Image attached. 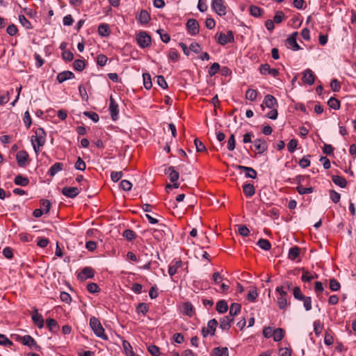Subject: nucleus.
I'll return each mask as SVG.
<instances>
[{
	"label": "nucleus",
	"mask_w": 356,
	"mask_h": 356,
	"mask_svg": "<svg viewBox=\"0 0 356 356\" xmlns=\"http://www.w3.org/2000/svg\"><path fill=\"white\" fill-rule=\"evenodd\" d=\"M215 39L218 44L224 46L227 43L234 42V33L232 31H228L227 33L222 32L217 33L215 35Z\"/></svg>",
	"instance_id": "20e7f679"
},
{
	"label": "nucleus",
	"mask_w": 356,
	"mask_h": 356,
	"mask_svg": "<svg viewBox=\"0 0 356 356\" xmlns=\"http://www.w3.org/2000/svg\"><path fill=\"white\" fill-rule=\"evenodd\" d=\"M62 193L67 197L74 198L79 194V191L76 187H65Z\"/></svg>",
	"instance_id": "5701e85b"
},
{
	"label": "nucleus",
	"mask_w": 356,
	"mask_h": 356,
	"mask_svg": "<svg viewBox=\"0 0 356 356\" xmlns=\"http://www.w3.org/2000/svg\"><path fill=\"white\" fill-rule=\"evenodd\" d=\"M218 326V321L215 319H211L209 321L207 327H204L202 329V334L203 337H207L209 334L211 336H213L215 334V332L216 327Z\"/></svg>",
	"instance_id": "423d86ee"
},
{
	"label": "nucleus",
	"mask_w": 356,
	"mask_h": 356,
	"mask_svg": "<svg viewBox=\"0 0 356 356\" xmlns=\"http://www.w3.org/2000/svg\"><path fill=\"white\" fill-rule=\"evenodd\" d=\"M275 291L279 293V296L277 298L278 307L281 310L286 309L287 306L290 305L286 291L284 290V286H277Z\"/></svg>",
	"instance_id": "f03ea898"
},
{
	"label": "nucleus",
	"mask_w": 356,
	"mask_h": 356,
	"mask_svg": "<svg viewBox=\"0 0 356 356\" xmlns=\"http://www.w3.org/2000/svg\"><path fill=\"white\" fill-rule=\"evenodd\" d=\"M340 283L334 278L330 280V289L332 291H337L340 289Z\"/></svg>",
	"instance_id": "3c124183"
},
{
	"label": "nucleus",
	"mask_w": 356,
	"mask_h": 356,
	"mask_svg": "<svg viewBox=\"0 0 356 356\" xmlns=\"http://www.w3.org/2000/svg\"><path fill=\"white\" fill-rule=\"evenodd\" d=\"M108 58L104 54H99L97 56V64L101 67L106 65Z\"/></svg>",
	"instance_id": "13d9d810"
},
{
	"label": "nucleus",
	"mask_w": 356,
	"mask_h": 356,
	"mask_svg": "<svg viewBox=\"0 0 356 356\" xmlns=\"http://www.w3.org/2000/svg\"><path fill=\"white\" fill-rule=\"evenodd\" d=\"M31 318L33 322V323L38 327V328H42L44 326V318L42 316L38 313V311L37 309H34Z\"/></svg>",
	"instance_id": "a211bd4d"
},
{
	"label": "nucleus",
	"mask_w": 356,
	"mask_h": 356,
	"mask_svg": "<svg viewBox=\"0 0 356 356\" xmlns=\"http://www.w3.org/2000/svg\"><path fill=\"white\" fill-rule=\"evenodd\" d=\"M13 342L8 339L4 334H0V345L6 347H10L13 345Z\"/></svg>",
	"instance_id": "bf43d9fd"
},
{
	"label": "nucleus",
	"mask_w": 356,
	"mask_h": 356,
	"mask_svg": "<svg viewBox=\"0 0 356 356\" xmlns=\"http://www.w3.org/2000/svg\"><path fill=\"white\" fill-rule=\"evenodd\" d=\"M237 168L242 172L245 173V177L248 178L255 179L257 175V171L250 167H246L243 165H238Z\"/></svg>",
	"instance_id": "6ab92c4d"
},
{
	"label": "nucleus",
	"mask_w": 356,
	"mask_h": 356,
	"mask_svg": "<svg viewBox=\"0 0 356 356\" xmlns=\"http://www.w3.org/2000/svg\"><path fill=\"white\" fill-rule=\"evenodd\" d=\"M220 69V66L219 63H214L211 65V66L209 69V72H208L209 74L210 75V76H213L219 72Z\"/></svg>",
	"instance_id": "49530a36"
},
{
	"label": "nucleus",
	"mask_w": 356,
	"mask_h": 356,
	"mask_svg": "<svg viewBox=\"0 0 356 356\" xmlns=\"http://www.w3.org/2000/svg\"><path fill=\"white\" fill-rule=\"evenodd\" d=\"M258 95V91L254 89L249 88L245 92V98L251 102L254 101Z\"/></svg>",
	"instance_id": "79ce46f5"
},
{
	"label": "nucleus",
	"mask_w": 356,
	"mask_h": 356,
	"mask_svg": "<svg viewBox=\"0 0 356 356\" xmlns=\"http://www.w3.org/2000/svg\"><path fill=\"white\" fill-rule=\"evenodd\" d=\"M193 306L189 302H186L182 305V313L189 317L193 315Z\"/></svg>",
	"instance_id": "bb28decb"
},
{
	"label": "nucleus",
	"mask_w": 356,
	"mask_h": 356,
	"mask_svg": "<svg viewBox=\"0 0 356 356\" xmlns=\"http://www.w3.org/2000/svg\"><path fill=\"white\" fill-rule=\"evenodd\" d=\"M254 186L251 184H246L243 186V193L248 197H251L254 194Z\"/></svg>",
	"instance_id": "37998d69"
},
{
	"label": "nucleus",
	"mask_w": 356,
	"mask_h": 356,
	"mask_svg": "<svg viewBox=\"0 0 356 356\" xmlns=\"http://www.w3.org/2000/svg\"><path fill=\"white\" fill-rule=\"evenodd\" d=\"M122 235L128 241H132L133 239H134L136 238L135 232L133 230L129 229L124 230Z\"/></svg>",
	"instance_id": "4d7b16f0"
},
{
	"label": "nucleus",
	"mask_w": 356,
	"mask_h": 356,
	"mask_svg": "<svg viewBox=\"0 0 356 356\" xmlns=\"http://www.w3.org/2000/svg\"><path fill=\"white\" fill-rule=\"evenodd\" d=\"M144 87L147 90H149L152 86L151 76L148 73H144L143 74Z\"/></svg>",
	"instance_id": "c03bdc74"
},
{
	"label": "nucleus",
	"mask_w": 356,
	"mask_h": 356,
	"mask_svg": "<svg viewBox=\"0 0 356 356\" xmlns=\"http://www.w3.org/2000/svg\"><path fill=\"white\" fill-rule=\"evenodd\" d=\"M228 309L227 303L225 300H220L216 304V310L220 314L226 312Z\"/></svg>",
	"instance_id": "58836bf2"
},
{
	"label": "nucleus",
	"mask_w": 356,
	"mask_h": 356,
	"mask_svg": "<svg viewBox=\"0 0 356 356\" xmlns=\"http://www.w3.org/2000/svg\"><path fill=\"white\" fill-rule=\"evenodd\" d=\"M332 181L337 186H339L341 188H345L347 185L346 179L341 176L339 175H333L332 177Z\"/></svg>",
	"instance_id": "7c9ffc66"
},
{
	"label": "nucleus",
	"mask_w": 356,
	"mask_h": 356,
	"mask_svg": "<svg viewBox=\"0 0 356 356\" xmlns=\"http://www.w3.org/2000/svg\"><path fill=\"white\" fill-rule=\"evenodd\" d=\"M63 168V163H55L53 165L51 166V168L49 170L48 174L51 177H54L56 175L58 172L61 171Z\"/></svg>",
	"instance_id": "a878e982"
},
{
	"label": "nucleus",
	"mask_w": 356,
	"mask_h": 356,
	"mask_svg": "<svg viewBox=\"0 0 356 356\" xmlns=\"http://www.w3.org/2000/svg\"><path fill=\"white\" fill-rule=\"evenodd\" d=\"M238 232L242 236H248L250 234L249 229L243 225H238Z\"/></svg>",
	"instance_id": "69168bd1"
},
{
	"label": "nucleus",
	"mask_w": 356,
	"mask_h": 356,
	"mask_svg": "<svg viewBox=\"0 0 356 356\" xmlns=\"http://www.w3.org/2000/svg\"><path fill=\"white\" fill-rule=\"evenodd\" d=\"M266 215L277 219L280 215V209L277 208H271L266 211Z\"/></svg>",
	"instance_id": "5fc2aeb1"
},
{
	"label": "nucleus",
	"mask_w": 356,
	"mask_h": 356,
	"mask_svg": "<svg viewBox=\"0 0 356 356\" xmlns=\"http://www.w3.org/2000/svg\"><path fill=\"white\" fill-rule=\"evenodd\" d=\"M16 159L19 167H24L29 163V154L25 150L19 151L16 154Z\"/></svg>",
	"instance_id": "1a4fd4ad"
},
{
	"label": "nucleus",
	"mask_w": 356,
	"mask_h": 356,
	"mask_svg": "<svg viewBox=\"0 0 356 356\" xmlns=\"http://www.w3.org/2000/svg\"><path fill=\"white\" fill-rule=\"evenodd\" d=\"M257 244L260 248L266 251L271 248V244L267 239L260 238Z\"/></svg>",
	"instance_id": "ea45409f"
},
{
	"label": "nucleus",
	"mask_w": 356,
	"mask_h": 356,
	"mask_svg": "<svg viewBox=\"0 0 356 356\" xmlns=\"http://www.w3.org/2000/svg\"><path fill=\"white\" fill-rule=\"evenodd\" d=\"M18 18L22 26L26 29H32L33 28L31 22L24 15H19Z\"/></svg>",
	"instance_id": "c9c22d12"
},
{
	"label": "nucleus",
	"mask_w": 356,
	"mask_h": 356,
	"mask_svg": "<svg viewBox=\"0 0 356 356\" xmlns=\"http://www.w3.org/2000/svg\"><path fill=\"white\" fill-rule=\"evenodd\" d=\"M323 328V324L321 323L320 321H315L314 322V331L316 335H318L321 334Z\"/></svg>",
	"instance_id": "680f3d73"
},
{
	"label": "nucleus",
	"mask_w": 356,
	"mask_h": 356,
	"mask_svg": "<svg viewBox=\"0 0 356 356\" xmlns=\"http://www.w3.org/2000/svg\"><path fill=\"white\" fill-rule=\"evenodd\" d=\"M165 174L168 175L170 181L173 183L176 182L179 177V172L173 167H169L166 169Z\"/></svg>",
	"instance_id": "393cba45"
},
{
	"label": "nucleus",
	"mask_w": 356,
	"mask_h": 356,
	"mask_svg": "<svg viewBox=\"0 0 356 356\" xmlns=\"http://www.w3.org/2000/svg\"><path fill=\"white\" fill-rule=\"evenodd\" d=\"M73 67L75 70L82 72L86 67V63L83 60L76 59L73 63Z\"/></svg>",
	"instance_id": "a19ab883"
},
{
	"label": "nucleus",
	"mask_w": 356,
	"mask_h": 356,
	"mask_svg": "<svg viewBox=\"0 0 356 356\" xmlns=\"http://www.w3.org/2000/svg\"><path fill=\"white\" fill-rule=\"evenodd\" d=\"M264 106H266L268 108H274L275 107L278 106V103L277 99L272 95H266L264 97V101L261 106L264 108Z\"/></svg>",
	"instance_id": "f8f14e48"
},
{
	"label": "nucleus",
	"mask_w": 356,
	"mask_h": 356,
	"mask_svg": "<svg viewBox=\"0 0 356 356\" xmlns=\"http://www.w3.org/2000/svg\"><path fill=\"white\" fill-rule=\"evenodd\" d=\"M211 356H229L228 349L226 347H217L213 349Z\"/></svg>",
	"instance_id": "c756f323"
},
{
	"label": "nucleus",
	"mask_w": 356,
	"mask_h": 356,
	"mask_svg": "<svg viewBox=\"0 0 356 356\" xmlns=\"http://www.w3.org/2000/svg\"><path fill=\"white\" fill-rule=\"evenodd\" d=\"M111 119L115 121L118 118L119 109L118 104L115 101L113 97L111 96L109 99V108H108Z\"/></svg>",
	"instance_id": "9d476101"
},
{
	"label": "nucleus",
	"mask_w": 356,
	"mask_h": 356,
	"mask_svg": "<svg viewBox=\"0 0 356 356\" xmlns=\"http://www.w3.org/2000/svg\"><path fill=\"white\" fill-rule=\"evenodd\" d=\"M136 39L139 47L143 49L149 47L152 42L151 36L143 31L137 33Z\"/></svg>",
	"instance_id": "39448f33"
},
{
	"label": "nucleus",
	"mask_w": 356,
	"mask_h": 356,
	"mask_svg": "<svg viewBox=\"0 0 356 356\" xmlns=\"http://www.w3.org/2000/svg\"><path fill=\"white\" fill-rule=\"evenodd\" d=\"M327 104L332 109L339 110L340 108V102L334 97H331L328 100Z\"/></svg>",
	"instance_id": "a18cd8bd"
},
{
	"label": "nucleus",
	"mask_w": 356,
	"mask_h": 356,
	"mask_svg": "<svg viewBox=\"0 0 356 356\" xmlns=\"http://www.w3.org/2000/svg\"><path fill=\"white\" fill-rule=\"evenodd\" d=\"M302 81L309 85L312 86L314 83L316 76L314 73L310 69H307L302 72Z\"/></svg>",
	"instance_id": "dca6fc26"
},
{
	"label": "nucleus",
	"mask_w": 356,
	"mask_h": 356,
	"mask_svg": "<svg viewBox=\"0 0 356 356\" xmlns=\"http://www.w3.org/2000/svg\"><path fill=\"white\" fill-rule=\"evenodd\" d=\"M83 115L88 118H90L91 120H92L94 122H97L99 120V115L92 111H84Z\"/></svg>",
	"instance_id": "8fccbe9b"
},
{
	"label": "nucleus",
	"mask_w": 356,
	"mask_h": 356,
	"mask_svg": "<svg viewBox=\"0 0 356 356\" xmlns=\"http://www.w3.org/2000/svg\"><path fill=\"white\" fill-rule=\"evenodd\" d=\"M74 168L78 170L83 171L86 170V163L83 161V160L79 156L75 164Z\"/></svg>",
	"instance_id": "de8ad7c7"
},
{
	"label": "nucleus",
	"mask_w": 356,
	"mask_h": 356,
	"mask_svg": "<svg viewBox=\"0 0 356 356\" xmlns=\"http://www.w3.org/2000/svg\"><path fill=\"white\" fill-rule=\"evenodd\" d=\"M97 31L99 35L102 37H108L111 33L109 26L106 24H99Z\"/></svg>",
	"instance_id": "c85d7f7f"
},
{
	"label": "nucleus",
	"mask_w": 356,
	"mask_h": 356,
	"mask_svg": "<svg viewBox=\"0 0 356 356\" xmlns=\"http://www.w3.org/2000/svg\"><path fill=\"white\" fill-rule=\"evenodd\" d=\"M234 319L232 317L225 316L220 319V327L223 330H227L231 327Z\"/></svg>",
	"instance_id": "4be33fe9"
},
{
	"label": "nucleus",
	"mask_w": 356,
	"mask_h": 356,
	"mask_svg": "<svg viewBox=\"0 0 356 356\" xmlns=\"http://www.w3.org/2000/svg\"><path fill=\"white\" fill-rule=\"evenodd\" d=\"M298 32H293L286 40V45L292 49L293 51H298L301 49L300 45L297 43L296 38Z\"/></svg>",
	"instance_id": "9b49d317"
},
{
	"label": "nucleus",
	"mask_w": 356,
	"mask_h": 356,
	"mask_svg": "<svg viewBox=\"0 0 356 356\" xmlns=\"http://www.w3.org/2000/svg\"><path fill=\"white\" fill-rule=\"evenodd\" d=\"M258 297V293L255 286L252 287L248 293L247 300L250 302H254Z\"/></svg>",
	"instance_id": "e433bc0d"
},
{
	"label": "nucleus",
	"mask_w": 356,
	"mask_h": 356,
	"mask_svg": "<svg viewBox=\"0 0 356 356\" xmlns=\"http://www.w3.org/2000/svg\"><path fill=\"white\" fill-rule=\"evenodd\" d=\"M188 33L191 35H195L199 33V24L195 19H189L186 22Z\"/></svg>",
	"instance_id": "6e6552de"
},
{
	"label": "nucleus",
	"mask_w": 356,
	"mask_h": 356,
	"mask_svg": "<svg viewBox=\"0 0 356 356\" xmlns=\"http://www.w3.org/2000/svg\"><path fill=\"white\" fill-rule=\"evenodd\" d=\"M34 135L31 137V143L36 154L39 153L41 147L46 143V132L42 128H37L34 130Z\"/></svg>",
	"instance_id": "f257e3e1"
},
{
	"label": "nucleus",
	"mask_w": 356,
	"mask_h": 356,
	"mask_svg": "<svg viewBox=\"0 0 356 356\" xmlns=\"http://www.w3.org/2000/svg\"><path fill=\"white\" fill-rule=\"evenodd\" d=\"M17 32H18V29L16 26V25H15L14 24H11L8 25L6 29V33L10 36L15 35L17 33Z\"/></svg>",
	"instance_id": "6e6d98bb"
},
{
	"label": "nucleus",
	"mask_w": 356,
	"mask_h": 356,
	"mask_svg": "<svg viewBox=\"0 0 356 356\" xmlns=\"http://www.w3.org/2000/svg\"><path fill=\"white\" fill-rule=\"evenodd\" d=\"M309 158H310V155H309V154L303 156L299 161V165L302 168H306L309 167L311 163Z\"/></svg>",
	"instance_id": "09e8293b"
},
{
	"label": "nucleus",
	"mask_w": 356,
	"mask_h": 356,
	"mask_svg": "<svg viewBox=\"0 0 356 356\" xmlns=\"http://www.w3.org/2000/svg\"><path fill=\"white\" fill-rule=\"evenodd\" d=\"M297 191L300 195L309 194L313 192L312 187H305L303 186H298L297 187Z\"/></svg>",
	"instance_id": "e2e57ef3"
},
{
	"label": "nucleus",
	"mask_w": 356,
	"mask_h": 356,
	"mask_svg": "<svg viewBox=\"0 0 356 356\" xmlns=\"http://www.w3.org/2000/svg\"><path fill=\"white\" fill-rule=\"evenodd\" d=\"M74 78V74L70 71H64L58 74L56 79L59 83H62L64 81L72 79Z\"/></svg>",
	"instance_id": "aec40b11"
},
{
	"label": "nucleus",
	"mask_w": 356,
	"mask_h": 356,
	"mask_svg": "<svg viewBox=\"0 0 356 356\" xmlns=\"http://www.w3.org/2000/svg\"><path fill=\"white\" fill-rule=\"evenodd\" d=\"M90 326L97 337H100L103 339H108L107 336L104 334V329L103 328L98 318L95 317L90 318Z\"/></svg>",
	"instance_id": "7ed1b4c3"
},
{
	"label": "nucleus",
	"mask_w": 356,
	"mask_h": 356,
	"mask_svg": "<svg viewBox=\"0 0 356 356\" xmlns=\"http://www.w3.org/2000/svg\"><path fill=\"white\" fill-rule=\"evenodd\" d=\"M241 309V305L238 303L234 302L230 305L229 307V316H231L234 318V317L236 315H238Z\"/></svg>",
	"instance_id": "cd10ccee"
},
{
	"label": "nucleus",
	"mask_w": 356,
	"mask_h": 356,
	"mask_svg": "<svg viewBox=\"0 0 356 356\" xmlns=\"http://www.w3.org/2000/svg\"><path fill=\"white\" fill-rule=\"evenodd\" d=\"M250 13L252 16L255 17H259L262 15L264 13V10L260 7L257 6L252 5L250 6Z\"/></svg>",
	"instance_id": "f704fd0d"
},
{
	"label": "nucleus",
	"mask_w": 356,
	"mask_h": 356,
	"mask_svg": "<svg viewBox=\"0 0 356 356\" xmlns=\"http://www.w3.org/2000/svg\"><path fill=\"white\" fill-rule=\"evenodd\" d=\"M50 207L51 202H43L42 208L35 209L33 212V215L35 218H40L44 213H47L50 210Z\"/></svg>",
	"instance_id": "2eb2a0df"
},
{
	"label": "nucleus",
	"mask_w": 356,
	"mask_h": 356,
	"mask_svg": "<svg viewBox=\"0 0 356 356\" xmlns=\"http://www.w3.org/2000/svg\"><path fill=\"white\" fill-rule=\"evenodd\" d=\"M254 147L259 154H262L268 149V144L264 139L258 138L253 141Z\"/></svg>",
	"instance_id": "4468645a"
},
{
	"label": "nucleus",
	"mask_w": 356,
	"mask_h": 356,
	"mask_svg": "<svg viewBox=\"0 0 356 356\" xmlns=\"http://www.w3.org/2000/svg\"><path fill=\"white\" fill-rule=\"evenodd\" d=\"M136 311L139 314L140 313L143 315H145L148 312V306L145 302L140 303L136 308Z\"/></svg>",
	"instance_id": "052dcab7"
},
{
	"label": "nucleus",
	"mask_w": 356,
	"mask_h": 356,
	"mask_svg": "<svg viewBox=\"0 0 356 356\" xmlns=\"http://www.w3.org/2000/svg\"><path fill=\"white\" fill-rule=\"evenodd\" d=\"M285 331L282 328L273 330V340L276 342L280 341L284 337Z\"/></svg>",
	"instance_id": "2f4dec72"
},
{
	"label": "nucleus",
	"mask_w": 356,
	"mask_h": 356,
	"mask_svg": "<svg viewBox=\"0 0 356 356\" xmlns=\"http://www.w3.org/2000/svg\"><path fill=\"white\" fill-rule=\"evenodd\" d=\"M300 248L298 246H293L289 251L288 258L293 261L300 255Z\"/></svg>",
	"instance_id": "473e14b6"
},
{
	"label": "nucleus",
	"mask_w": 356,
	"mask_h": 356,
	"mask_svg": "<svg viewBox=\"0 0 356 356\" xmlns=\"http://www.w3.org/2000/svg\"><path fill=\"white\" fill-rule=\"evenodd\" d=\"M47 326L51 332H56L58 330L59 326L57 322L53 318H48L46 321Z\"/></svg>",
	"instance_id": "72a5a7b5"
},
{
	"label": "nucleus",
	"mask_w": 356,
	"mask_h": 356,
	"mask_svg": "<svg viewBox=\"0 0 356 356\" xmlns=\"http://www.w3.org/2000/svg\"><path fill=\"white\" fill-rule=\"evenodd\" d=\"M95 276V271L91 267H85L78 274V278L80 280H86L87 279L92 278Z\"/></svg>",
	"instance_id": "ddd939ff"
},
{
	"label": "nucleus",
	"mask_w": 356,
	"mask_h": 356,
	"mask_svg": "<svg viewBox=\"0 0 356 356\" xmlns=\"http://www.w3.org/2000/svg\"><path fill=\"white\" fill-rule=\"evenodd\" d=\"M182 266V261L180 259L174 260L169 266L168 273L173 276L178 272V269Z\"/></svg>",
	"instance_id": "412c9836"
},
{
	"label": "nucleus",
	"mask_w": 356,
	"mask_h": 356,
	"mask_svg": "<svg viewBox=\"0 0 356 356\" xmlns=\"http://www.w3.org/2000/svg\"><path fill=\"white\" fill-rule=\"evenodd\" d=\"M301 301H303L304 307L306 311L312 309V298L309 296H305Z\"/></svg>",
	"instance_id": "0e129e2a"
},
{
	"label": "nucleus",
	"mask_w": 356,
	"mask_h": 356,
	"mask_svg": "<svg viewBox=\"0 0 356 356\" xmlns=\"http://www.w3.org/2000/svg\"><path fill=\"white\" fill-rule=\"evenodd\" d=\"M293 293L294 298L298 300H302V299L304 298V297L305 296L302 293L300 288L299 286H296L293 289Z\"/></svg>",
	"instance_id": "774afa93"
},
{
	"label": "nucleus",
	"mask_w": 356,
	"mask_h": 356,
	"mask_svg": "<svg viewBox=\"0 0 356 356\" xmlns=\"http://www.w3.org/2000/svg\"><path fill=\"white\" fill-rule=\"evenodd\" d=\"M62 57H63V60H65V61L69 62V61H71V60H73L74 54H73V53L71 51L65 50L62 53Z\"/></svg>",
	"instance_id": "338daca9"
},
{
	"label": "nucleus",
	"mask_w": 356,
	"mask_h": 356,
	"mask_svg": "<svg viewBox=\"0 0 356 356\" xmlns=\"http://www.w3.org/2000/svg\"><path fill=\"white\" fill-rule=\"evenodd\" d=\"M211 7L220 16H225L227 13V8L223 0H213Z\"/></svg>",
	"instance_id": "0eeeda50"
},
{
	"label": "nucleus",
	"mask_w": 356,
	"mask_h": 356,
	"mask_svg": "<svg viewBox=\"0 0 356 356\" xmlns=\"http://www.w3.org/2000/svg\"><path fill=\"white\" fill-rule=\"evenodd\" d=\"M21 341L23 345L33 348L36 350L40 349V346L37 344L35 340L30 335L24 336L22 338Z\"/></svg>",
	"instance_id": "f3484780"
},
{
	"label": "nucleus",
	"mask_w": 356,
	"mask_h": 356,
	"mask_svg": "<svg viewBox=\"0 0 356 356\" xmlns=\"http://www.w3.org/2000/svg\"><path fill=\"white\" fill-rule=\"evenodd\" d=\"M14 182L16 185L25 186L29 183V179L22 175H17L15 177Z\"/></svg>",
	"instance_id": "4c0bfd02"
},
{
	"label": "nucleus",
	"mask_w": 356,
	"mask_h": 356,
	"mask_svg": "<svg viewBox=\"0 0 356 356\" xmlns=\"http://www.w3.org/2000/svg\"><path fill=\"white\" fill-rule=\"evenodd\" d=\"M298 140L295 138L291 139L287 145V149L290 153H293L297 148Z\"/></svg>",
	"instance_id": "603ef678"
},
{
	"label": "nucleus",
	"mask_w": 356,
	"mask_h": 356,
	"mask_svg": "<svg viewBox=\"0 0 356 356\" xmlns=\"http://www.w3.org/2000/svg\"><path fill=\"white\" fill-rule=\"evenodd\" d=\"M136 19L141 24H146L151 18L149 13L146 10H141Z\"/></svg>",
	"instance_id": "b1692460"
},
{
	"label": "nucleus",
	"mask_w": 356,
	"mask_h": 356,
	"mask_svg": "<svg viewBox=\"0 0 356 356\" xmlns=\"http://www.w3.org/2000/svg\"><path fill=\"white\" fill-rule=\"evenodd\" d=\"M194 144L195 145L197 152H202L207 150L205 145L198 138H195L194 140Z\"/></svg>",
	"instance_id": "864d4df0"
}]
</instances>
